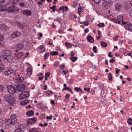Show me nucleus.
Listing matches in <instances>:
<instances>
[{"label": "nucleus", "mask_w": 132, "mask_h": 132, "mask_svg": "<svg viewBox=\"0 0 132 132\" xmlns=\"http://www.w3.org/2000/svg\"><path fill=\"white\" fill-rule=\"evenodd\" d=\"M4 5H0V11L3 12L7 11L6 7Z\"/></svg>", "instance_id": "obj_19"}, {"label": "nucleus", "mask_w": 132, "mask_h": 132, "mask_svg": "<svg viewBox=\"0 0 132 132\" xmlns=\"http://www.w3.org/2000/svg\"><path fill=\"white\" fill-rule=\"evenodd\" d=\"M32 72V70L30 68H28L27 70V74L29 76H30L31 75Z\"/></svg>", "instance_id": "obj_23"}, {"label": "nucleus", "mask_w": 132, "mask_h": 132, "mask_svg": "<svg viewBox=\"0 0 132 132\" xmlns=\"http://www.w3.org/2000/svg\"><path fill=\"white\" fill-rule=\"evenodd\" d=\"M97 26L99 27H103L104 26V23H100L97 24Z\"/></svg>", "instance_id": "obj_34"}, {"label": "nucleus", "mask_w": 132, "mask_h": 132, "mask_svg": "<svg viewBox=\"0 0 132 132\" xmlns=\"http://www.w3.org/2000/svg\"><path fill=\"white\" fill-rule=\"evenodd\" d=\"M65 98L67 99H68L70 97V95L69 94H66L65 96Z\"/></svg>", "instance_id": "obj_53"}, {"label": "nucleus", "mask_w": 132, "mask_h": 132, "mask_svg": "<svg viewBox=\"0 0 132 132\" xmlns=\"http://www.w3.org/2000/svg\"><path fill=\"white\" fill-rule=\"evenodd\" d=\"M50 54L52 55H58L59 54V53L57 52L53 51L51 52L50 53Z\"/></svg>", "instance_id": "obj_29"}, {"label": "nucleus", "mask_w": 132, "mask_h": 132, "mask_svg": "<svg viewBox=\"0 0 132 132\" xmlns=\"http://www.w3.org/2000/svg\"><path fill=\"white\" fill-rule=\"evenodd\" d=\"M3 40V37L2 34H0V41H2Z\"/></svg>", "instance_id": "obj_50"}, {"label": "nucleus", "mask_w": 132, "mask_h": 132, "mask_svg": "<svg viewBox=\"0 0 132 132\" xmlns=\"http://www.w3.org/2000/svg\"><path fill=\"white\" fill-rule=\"evenodd\" d=\"M7 27L4 25H0V29L1 30H4L7 29Z\"/></svg>", "instance_id": "obj_21"}, {"label": "nucleus", "mask_w": 132, "mask_h": 132, "mask_svg": "<svg viewBox=\"0 0 132 132\" xmlns=\"http://www.w3.org/2000/svg\"><path fill=\"white\" fill-rule=\"evenodd\" d=\"M24 3L23 2H21L20 4L19 5L20 6H22V7H23L24 6Z\"/></svg>", "instance_id": "obj_46"}, {"label": "nucleus", "mask_w": 132, "mask_h": 132, "mask_svg": "<svg viewBox=\"0 0 132 132\" xmlns=\"http://www.w3.org/2000/svg\"><path fill=\"white\" fill-rule=\"evenodd\" d=\"M16 116L14 114H12L11 117V118L9 119L7 122V125H13L16 122Z\"/></svg>", "instance_id": "obj_2"}, {"label": "nucleus", "mask_w": 132, "mask_h": 132, "mask_svg": "<svg viewBox=\"0 0 132 132\" xmlns=\"http://www.w3.org/2000/svg\"><path fill=\"white\" fill-rule=\"evenodd\" d=\"M20 35V32L18 31L14 32L11 35V37L12 38H14L19 37Z\"/></svg>", "instance_id": "obj_9"}, {"label": "nucleus", "mask_w": 132, "mask_h": 132, "mask_svg": "<svg viewBox=\"0 0 132 132\" xmlns=\"http://www.w3.org/2000/svg\"><path fill=\"white\" fill-rule=\"evenodd\" d=\"M52 116L51 115L50 116H49V117L47 116L46 117V119H48L50 120H51L52 119Z\"/></svg>", "instance_id": "obj_54"}, {"label": "nucleus", "mask_w": 132, "mask_h": 132, "mask_svg": "<svg viewBox=\"0 0 132 132\" xmlns=\"http://www.w3.org/2000/svg\"><path fill=\"white\" fill-rule=\"evenodd\" d=\"M15 82L16 83H17L18 82H22L24 80L23 77H20V76L16 78H15Z\"/></svg>", "instance_id": "obj_14"}, {"label": "nucleus", "mask_w": 132, "mask_h": 132, "mask_svg": "<svg viewBox=\"0 0 132 132\" xmlns=\"http://www.w3.org/2000/svg\"><path fill=\"white\" fill-rule=\"evenodd\" d=\"M59 64V62L57 61L55 62L54 63V66L56 67Z\"/></svg>", "instance_id": "obj_44"}, {"label": "nucleus", "mask_w": 132, "mask_h": 132, "mask_svg": "<svg viewBox=\"0 0 132 132\" xmlns=\"http://www.w3.org/2000/svg\"><path fill=\"white\" fill-rule=\"evenodd\" d=\"M75 54L74 53V52L73 51H72L70 52V55L71 56L73 57L75 55Z\"/></svg>", "instance_id": "obj_52"}, {"label": "nucleus", "mask_w": 132, "mask_h": 132, "mask_svg": "<svg viewBox=\"0 0 132 132\" xmlns=\"http://www.w3.org/2000/svg\"><path fill=\"white\" fill-rule=\"evenodd\" d=\"M130 7L131 9L132 10V1H131L130 3Z\"/></svg>", "instance_id": "obj_61"}, {"label": "nucleus", "mask_w": 132, "mask_h": 132, "mask_svg": "<svg viewBox=\"0 0 132 132\" xmlns=\"http://www.w3.org/2000/svg\"><path fill=\"white\" fill-rule=\"evenodd\" d=\"M4 89V88L3 86L2 85H0V91L1 92H3Z\"/></svg>", "instance_id": "obj_38"}, {"label": "nucleus", "mask_w": 132, "mask_h": 132, "mask_svg": "<svg viewBox=\"0 0 132 132\" xmlns=\"http://www.w3.org/2000/svg\"><path fill=\"white\" fill-rule=\"evenodd\" d=\"M88 41L92 43H93L94 42V39L90 35H89L87 37Z\"/></svg>", "instance_id": "obj_16"}, {"label": "nucleus", "mask_w": 132, "mask_h": 132, "mask_svg": "<svg viewBox=\"0 0 132 132\" xmlns=\"http://www.w3.org/2000/svg\"><path fill=\"white\" fill-rule=\"evenodd\" d=\"M37 119L35 118H33L28 119L27 122L29 124H32L37 121Z\"/></svg>", "instance_id": "obj_12"}, {"label": "nucleus", "mask_w": 132, "mask_h": 132, "mask_svg": "<svg viewBox=\"0 0 132 132\" xmlns=\"http://www.w3.org/2000/svg\"><path fill=\"white\" fill-rule=\"evenodd\" d=\"M115 9L118 11H121L123 8L122 4L120 3H117L115 4Z\"/></svg>", "instance_id": "obj_6"}, {"label": "nucleus", "mask_w": 132, "mask_h": 132, "mask_svg": "<svg viewBox=\"0 0 132 132\" xmlns=\"http://www.w3.org/2000/svg\"><path fill=\"white\" fill-rule=\"evenodd\" d=\"M97 50V47L95 46H94L93 47V50L94 51V52L96 53H97V51H96Z\"/></svg>", "instance_id": "obj_37"}, {"label": "nucleus", "mask_w": 132, "mask_h": 132, "mask_svg": "<svg viewBox=\"0 0 132 132\" xmlns=\"http://www.w3.org/2000/svg\"><path fill=\"white\" fill-rule=\"evenodd\" d=\"M65 46L68 48H70L72 47V45L70 43L66 42L65 43Z\"/></svg>", "instance_id": "obj_31"}, {"label": "nucleus", "mask_w": 132, "mask_h": 132, "mask_svg": "<svg viewBox=\"0 0 132 132\" xmlns=\"http://www.w3.org/2000/svg\"><path fill=\"white\" fill-rule=\"evenodd\" d=\"M82 8H79L78 9V13L79 14H80L81 13Z\"/></svg>", "instance_id": "obj_43"}, {"label": "nucleus", "mask_w": 132, "mask_h": 132, "mask_svg": "<svg viewBox=\"0 0 132 132\" xmlns=\"http://www.w3.org/2000/svg\"><path fill=\"white\" fill-rule=\"evenodd\" d=\"M23 131L20 128H19L16 129L14 131V132H23Z\"/></svg>", "instance_id": "obj_32"}, {"label": "nucleus", "mask_w": 132, "mask_h": 132, "mask_svg": "<svg viewBox=\"0 0 132 132\" xmlns=\"http://www.w3.org/2000/svg\"><path fill=\"white\" fill-rule=\"evenodd\" d=\"M29 102V101L28 100H24L21 102V104L22 105H25L27 104Z\"/></svg>", "instance_id": "obj_22"}, {"label": "nucleus", "mask_w": 132, "mask_h": 132, "mask_svg": "<svg viewBox=\"0 0 132 132\" xmlns=\"http://www.w3.org/2000/svg\"><path fill=\"white\" fill-rule=\"evenodd\" d=\"M123 16L122 15H119L117 17V20H120V21H123Z\"/></svg>", "instance_id": "obj_25"}, {"label": "nucleus", "mask_w": 132, "mask_h": 132, "mask_svg": "<svg viewBox=\"0 0 132 132\" xmlns=\"http://www.w3.org/2000/svg\"><path fill=\"white\" fill-rule=\"evenodd\" d=\"M77 57H73V56H71L70 57V59L73 62H75L77 59Z\"/></svg>", "instance_id": "obj_28"}, {"label": "nucleus", "mask_w": 132, "mask_h": 132, "mask_svg": "<svg viewBox=\"0 0 132 132\" xmlns=\"http://www.w3.org/2000/svg\"><path fill=\"white\" fill-rule=\"evenodd\" d=\"M7 89L9 93L13 95H14L16 92V88L13 86H8Z\"/></svg>", "instance_id": "obj_4"}, {"label": "nucleus", "mask_w": 132, "mask_h": 132, "mask_svg": "<svg viewBox=\"0 0 132 132\" xmlns=\"http://www.w3.org/2000/svg\"><path fill=\"white\" fill-rule=\"evenodd\" d=\"M84 89L85 91H87V92L88 93L90 92V88H88L86 87H84Z\"/></svg>", "instance_id": "obj_47"}, {"label": "nucleus", "mask_w": 132, "mask_h": 132, "mask_svg": "<svg viewBox=\"0 0 132 132\" xmlns=\"http://www.w3.org/2000/svg\"><path fill=\"white\" fill-rule=\"evenodd\" d=\"M3 99L7 102L10 105H13L15 102L14 97L10 94H6L3 96Z\"/></svg>", "instance_id": "obj_1"}, {"label": "nucleus", "mask_w": 132, "mask_h": 132, "mask_svg": "<svg viewBox=\"0 0 132 132\" xmlns=\"http://www.w3.org/2000/svg\"><path fill=\"white\" fill-rule=\"evenodd\" d=\"M1 60L0 59V71H1V70H4V67L1 64Z\"/></svg>", "instance_id": "obj_35"}, {"label": "nucleus", "mask_w": 132, "mask_h": 132, "mask_svg": "<svg viewBox=\"0 0 132 132\" xmlns=\"http://www.w3.org/2000/svg\"><path fill=\"white\" fill-rule=\"evenodd\" d=\"M114 61H115V60H114V59H110V63H111V62L113 63Z\"/></svg>", "instance_id": "obj_60"}, {"label": "nucleus", "mask_w": 132, "mask_h": 132, "mask_svg": "<svg viewBox=\"0 0 132 132\" xmlns=\"http://www.w3.org/2000/svg\"><path fill=\"white\" fill-rule=\"evenodd\" d=\"M100 87L101 89V93L104 94V91L103 87L101 86H100Z\"/></svg>", "instance_id": "obj_41"}, {"label": "nucleus", "mask_w": 132, "mask_h": 132, "mask_svg": "<svg viewBox=\"0 0 132 132\" xmlns=\"http://www.w3.org/2000/svg\"><path fill=\"white\" fill-rule=\"evenodd\" d=\"M42 2L41 1H39L38 2V4H39V5H40V4L41 5H42L43 4L42 3Z\"/></svg>", "instance_id": "obj_62"}, {"label": "nucleus", "mask_w": 132, "mask_h": 132, "mask_svg": "<svg viewBox=\"0 0 132 132\" xmlns=\"http://www.w3.org/2000/svg\"><path fill=\"white\" fill-rule=\"evenodd\" d=\"M50 73L49 72H47L45 74V76H47V77H49L50 75Z\"/></svg>", "instance_id": "obj_51"}, {"label": "nucleus", "mask_w": 132, "mask_h": 132, "mask_svg": "<svg viewBox=\"0 0 132 132\" xmlns=\"http://www.w3.org/2000/svg\"><path fill=\"white\" fill-rule=\"evenodd\" d=\"M19 10V9L16 7L12 6L9 7L6 11L9 12H17Z\"/></svg>", "instance_id": "obj_5"}, {"label": "nucleus", "mask_w": 132, "mask_h": 132, "mask_svg": "<svg viewBox=\"0 0 132 132\" xmlns=\"http://www.w3.org/2000/svg\"><path fill=\"white\" fill-rule=\"evenodd\" d=\"M3 5V0H0V5Z\"/></svg>", "instance_id": "obj_59"}, {"label": "nucleus", "mask_w": 132, "mask_h": 132, "mask_svg": "<svg viewBox=\"0 0 132 132\" xmlns=\"http://www.w3.org/2000/svg\"><path fill=\"white\" fill-rule=\"evenodd\" d=\"M13 59V56L10 55L6 57H3V60H6L9 62L12 61Z\"/></svg>", "instance_id": "obj_11"}, {"label": "nucleus", "mask_w": 132, "mask_h": 132, "mask_svg": "<svg viewBox=\"0 0 132 132\" xmlns=\"http://www.w3.org/2000/svg\"><path fill=\"white\" fill-rule=\"evenodd\" d=\"M108 79L110 80H111L112 79V75L111 73H109L108 75Z\"/></svg>", "instance_id": "obj_36"}, {"label": "nucleus", "mask_w": 132, "mask_h": 132, "mask_svg": "<svg viewBox=\"0 0 132 132\" xmlns=\"http://www.w3.org/2000/svg\"><path fill=\"white\" fill-rule=\"evenodd\" d=\"M122 24H125L126 27L125 28L127 29L131 30L132 29V24L129 22H127L126 23L124 22H122Z\"/></svg>", "instance_id": "obj_8"}, {"label": "nucleus", "mask_w": 132, "mask_h": 132, "mask_svg": "<svg viewBox=\"0 0 132 132\" xmlns=\"http://www.w3.org/2000/svg\"><path fill=\"white\" fill-rule=\"evenodd\" d=\"M50 55L49 53H45L44 56V59L45 60L47 59L48 57Z\"/></svg>", "instance_id": "obj_33"}, {"label": "nucleus", "mask_w": 132, "mask_h": 132, "mask_svg": "<svg viewBox=\"0 0 132 132\" xmlns=\"http://www.w3.org/2000/svg\"><path fill=\"white\" fill-rule=\"evenodd\" d=\"M55 21H57V22L59 23H60V21L61 20V18H57L56 19L54 20Z\"/></svg>", "instance_id": "obj_49"}, {"label": "nucleus", "mask_w": 132, "mask_h": 132, "mask_svg": "<svg viewBox=\"0 0 132 132\" xmlns=\"http://www.w3.org/2000/svg\"><path fill=\"white\" fill-rule=\"evenodd\" d=\"M56 7L55 5H53L52 7H50V9H52V11L54 12L55 11V9Z\"/></svg>", "instance_id": "obj_40"}, {"label": "nucleus", "mask_w": 132, "mask_h": 132, "mask_svg": "<svg viewBox=\"0 0 132 132\" xmlns=\"http://www.w3.org/2000/svg\"><path fill=\"white\" fill-rule=\"evenodd\" d=\"M64 10L65 11H67L68 10V8L67 6H64Z\"/></svg>", "instance_id": "obj_57"}, {"label": "nucleus", "mask_w": 132, "mask_h": 132, "mask_svg": "<svg viewBox=\"0 0 132 132\" xmlns=\"http://www.w3.org/2000/svg\"><path fill=\"white\" fill-rule=\"evenodd\" d=\"M23 47L22 44L18 43L17 44V48H18L19 50H21Z\"/></svg>", "instance_id": "obj_27"}, {"label": "nucleus", "mask_w": 132, "mask_h": 132, "mask_svg": "<svg viewBox=\"0 0 132 132\" xmlns=\"http://www.w3.org/2000/svg\"><path fill=\"white\" fill-rule=\"evenodd\" d=\"M23 55V53L21 52L16 53L15 54L14 56L17 57L18 58H20Z\"/></svg>", "instance_id": "obj_18"}, {"label": "nucleus", "mask_w": 132, "mask_h": 132, "mask_svg": "<svg viewBox=\"0 0 132 132\" xmlns=\"http://www.w3.org/2000/svg\"><path fill=\"white\" fill-rule=\"evenodd\" d=\"M44 78V76H42V77H39L38 78V79L39 80H42L43 78Z\"/></svg>", "instance_id": "obj_63"}, {"label": "nucleus", "mask_w": 132, "mask_h": 132, "mask_svg": "<svg viewBox=\"0 0 132 132\" xmlns=\"http://www.w3.org/2000/svg\"><path fill=\"white\" fill-rule=\"evenodd\" d=\"M17 25L19 27L21 28H23V26L20 23H17Z\"/></svg>", "instance_id": "obj_42"}, {"label": "nucleus", "mask_w": 132, "mask_h": 132, "mask_svg": "<svg viewBox=\"0 0 132 132\" xmlns=\"http://www.w3.org/2000/svg\"><path fill=\"white\" fill-rule=\"evenodd\" d=\"M29 96V94L28 92L25 91L22 92L20 94L19 98L20 100H22L27 98Z\"/></svg>", "instance_id": "obj_3"}, {"label": "nucleus", "mask_w": 132, "mask_h": 132, "mask_svg": "<svg viewBox=\"0 0 132 132\" xmlns=\"http://www.w3.org/2000/svg\"><path fill=\"white\" fill-rule=\"evenodd\" d=\"M111 0H102L103 1L106 2L107 3H110L111 1Z\"/></svg>", "instance_id": "obj_48"}, {"label": "nucleus", "mask_w": 132, "mask_h": 132, "mask_svg": "<svg viewBox=\"0 0 132 132\" xmlns=\"http://www.w3.org/2000/svg\"><path fill=\"white\" fill-rule=\"evenodd\" d=\"M120 71V70L116 68V72L118 74L119 73V72Z\"/></svg>", "instance_id": "obj_55"}, {"label": "nucleus", "mask_w": 132, "mask_h": 132, "mask_svg": "<svg viewBox=\"0 0 132 132\" xmlns=\"http://www.w3.org/2000/svg\"><path fill=\"white\" fill-rule=\"evenodd\" d=\"M84 24L86 26H87L89 24V23L87 22L84 21Z\"/></svg>", "instance_id": "obj_58"}, {"label": "nucleus", "mask_w": 132, "mask_h": 132, "mask_svg": "<svg viewBox=\"0 0 132 132\" xmlns=\"http://www.w3.org/2000/svg\"><path fill=\"white\" fill-rule=\"evenodd\" d=\"M14 70L12 69H9L5 71L3 74L5 76L9 75L13 72Z\"/></svg>", "instance_id": "obj_13"}, {"label": "nucleus", "mask_w": 132, "mask_h": 132, "mask_svg": "<svg viewBox=\"0 0 132 132\" xmlns=\"http://www.w3.org/2000/svg\"><path fill=\"white\" fill-rule=\"evenodd\" d=\"M19 0H12V3L14 5H16L19 3Z\"/></svg>", "instance_id": "obj_24"}, {"label": "nucleus", "mask_w": 132, "mask_h": 132, "mask_svg": "<svg viewBox=\"0 0 132 132\" xmlns=\"http://www.w3.org/2000/svg\"><path fill=\"white\" fill-rule=\"evenodd\" d=\"M59 67L61 69H64L65 67L64 64H63L62 65H61L59 66Z\"/></svg>", "instance_id": "obj_45"}, {"label": "nucleus", "mask_w": 132, "mask_h": 132, "mask_svg": "<svg viewBox=\"0 0 132 132\" xmlns=\"http://www.w3.org/2000/svg\"><path fill=\"white\" fill-rule=\"evenodd\" d=\"M16 87L19 92H22L25 89V85L22 84H19Z\"/></svg>", "instance_id": "obj_7"}, {"label": "nucleus", "mask_w": 132, "mask_h": 132, "mask_svg": "<svg viewBox=\"0 0 132 132\" xmlns=\"http://www.w3.org/2000/svg\"><path fill=\"white\" fill-rule=\"evenodd\" d=\"M101 45L104 47H106L107 46V44L104 42L102 41L101 42Z\"/></svg>", "instance_id": "obj_26"}, {"label": "nucleus", "mask_w": 132, "mask_h": 132, "mask_svg": "<svg viewBox=\"0 0 132 132\" xmlns=\"http://www.w3.org/2000/svg\"><path fill=\"white\" fill-rule=\"evenodd\" d=\"M64 6H62L60 8V10H62L64 11Z\"/></svg>", "instance_id": "obj_64"}, {"label": "nucleus", "mask_w": 132, "mask_h": 132, "mask_svg": "<svg viewBox=\"0 0 132 132\" xmlns=\"http://www.w3.org/2000/svg\"><path fill=\"white\" fill-rule=\"evenodd\" d=\"M3 55L2 57H5L8 56L10 55V52L8 50H3L2 51Z\"/></svg>", "instance_id": "obj_10"}, {"label": "nucleus", "mask_w": 132, "mask_h": 132, "mask_svg": "<svg viewBox=\"0 0 132 132\" xmlns=\"http://www.w3.org/2000/svg\"><path fill=\"white\" fill-rule=\"evenodd\" d=\"M22 12L24 14L27 16L30 15L31 13V11L28 10H23Z\"/></svg>", "instance_id": "obj_15"}, {"label": "nucleus", "mask_w": 132, "mask_h": 132, "mask_svg": "<svg viewBox=\"0 0 132 132\" xmlns=\"http://www.w3.org/2000/svg\"><path fill=\"white\" fill-rule=\"evenodd\" d=\"M94 1L97 4H99L101 2V0H94Z\"/></svg>", "instance_id": "obj_39"}, {"label": "nucleus", "mask_w": 132, "mask_h": 132, "mask_svg": "<svg viewBox=\"0 0 132 132\" xmlns=\"http://www.w3.org/2000/svg\"><path fill=\"white\" fill-rule=\"evenodd\" d=\"M11 2L10 0H3V5H6L9 4Z\"/></svg>", "instance_id": "obj_20"}, {"label": "nucleus", "mask_w": 132, "mask_h": 132, "mask_svg": "<svg viewBox=\"0 0 132 132\" xmlns=\"http://www.w3.org/2000/svg\"><path fill=\"white\" fill-rule=\"evenodd\" d=\"M34 111L33 110H30L26 113V115L28 116H31L33 115Z\"/></svg>", "instance_id": "obj_17"}, {"label": "nucleus", "mask_w": 132, "mask_h": 132, "mask_svg": "<svg viewBox=\"0 0 132 132\" xmlns=\"http://www.w3.org/2000/svg\"><path fill=\"white\" fill-rule=\"evenodd\" d=\"M102 4L106 8H107L108 7L109 4V3H107L106 2L103 1Z\"/></svg>", "instance_id": "obj_30"}, {"label": "nucleus", "mask_w": 132, "mask_h": 132, "mask_svg": "<svg viewBox=\"0 0 132 132\" xmlns=\"http://www.w3.org/2000/svg\"><path fill=\"white\" fill-rule=\"evenodd\" d=\"M89 30L88 28H86L84 30V32L85 33H86L88 32Z\"/></svg>", "instance_id": "obj_56"}]
</instances>
